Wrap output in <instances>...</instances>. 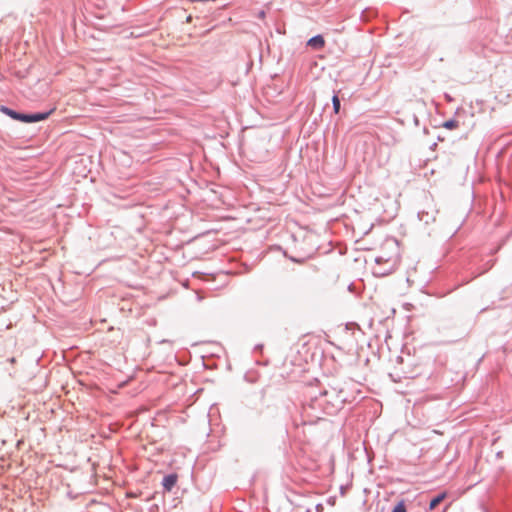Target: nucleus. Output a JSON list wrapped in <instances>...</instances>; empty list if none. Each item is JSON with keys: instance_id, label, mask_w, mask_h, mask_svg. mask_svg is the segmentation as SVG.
Segmentation results:
<instances>
[{"instance_id": "obj_1", "label": "nucleus", "mask_w": 512, "mask_h": 512, "mask_svg": "<svg viewBox=\"0 0 512 512\" xmlns=\"http://www.w3.org/2000/svg\"><path fill=\"white\" fill-rule=\"evenodd\" d=\"M354 386L352 380H333L318 395H310V400L303 404V416L308 422L314 423L323 414H337L344 403L352 401Z\"/></svg>"}, {"instance_id": "obj_2", "label": "nucleus", "mask_w": 512, "mask_h": 512, "mask_svg": "<svg viewBox=\"0 0 512 512\" xmlns=\"http://www.w3.org/2000/svg\"><path fill=\"white\" fill-rule=\"evenodd\" d=\"M89 473L83 472L78 468L70 469V476H66V495L70 498H77L88 492L89 489Z\"/></svg>"}, {"instance_id": "obj_3", "label": "nucleus", "mask_w": 512, "mask_h": 512, "mask_svg": "<svg viewBox=\"0 0 512 512\" xmlns=\"http://www.w3.org/2000/svg\"><path fill=\"white\" fill-rule=\"evenodd\" d=\"M397 264V257H388L385 259V264L378 265L373 268V275L377 277H385L396 270Z\"/></svg>"}, {"instance_id": "obj_4", "label": "nucleus", "mask_w": 512, "mask_h": 512, "mask_svg": "<svg viewBox=\"0 0 512 512\" xmlns=\"http://www.w3.org/2000/svg\"><path fill=\"white\" fill-rule=\"evenodd\" d=\"M49 113H34V114H21L19 113L18 120L25 123H32L44 120L48 117Z\"/></svg>"}, {"instance_id": "obj_5", "label": "nucleus", "mask_w": 512, "mask_h": 512, "mask_svg": "<svg viewBox=\"0 0 512 512\" xmlns=\"http://www.w3.org/2000/svg\"><path fill=\"white\" fill-rule=\"evenodd\" d=\"M178 480V476L175 473L167 474L162 479V486L164 490L171 491L173 487L176 485Z\"/></svg>"}, {"instance_id": "obj_6", "label": "nucleus", "mask_w": 512, "mask_h": 512, "mask_svg": "<svg viewBox=\"0 0 512 512\" xmlns=\"http://www.w3.org/2000/svg\"><path fill=\"white\" fill-rule=\"evenodd\" d=\"M307 46H309V47H311V48H313L315 50L322 49L325 46L324 37L321 34H317V35L311 37L307 41Z\"/></svg>"}, {"instance_id": "obj_7", "label": "nucleus", "mask_w": 512, "mask_h": 512, "mask_svg": "<svg viewBox=\"0 0 512 512\" xmlns=\"http://www.w3.org/2000/svg\"><path fill=\"white\" fill-rule=\"evenodd\" d=\"M445 498H446L445 492L439 493V494L435 495L434 497H432L429 502L428 510L429 511L434 510Z\"/></svg>"}, {"instance_id": "obj_8", "label": "nucleus", "mask_w": 512, "mask_h": 512, "mask_svg": "<svg viewBox=\"0 0 512 512\" xmlns=\"http://www.w3.org/2000/svg\"><path fill=\"white\" fill-rule=\"evenodd\" d=\"M418 218L425 224H429L430 222H433L435 220L434 215H430L428 212L425 211L418 212Z\"/></svg>"}, {"instance_id": "obj_9", "label": "nucleus", "mask_w": 512, "mask_h": 512, "mask_svg": "<svg viewBox=\"0 0 512 512\" xmlns=\"http://www.w3.org/2000/svg\"><path fill=\"white\" fill-rule=\"evenodd\" d=\"M332 107L335 114H338L340 112L341 102L336 93L332 97Z\"/></svg>"}, {"instance_id": "obj_10", "label": "nucleus", "mask_w": 512, "mask_h": 512, "mask_svg": "<svg viewBox=\"0 0 512 512\" xmlns=\"http://www.w3.org/2000/svg\"><path fill=\"white\" fill-rule=\"evenodd\" d=\"M459 125L458 121L455 120L454 118L452 119H449V120H446L444 123H443V127L448 129V130H452V129H455L457 128Z\"/></svg>"}, {"instance_id": "obj_11", "label": "nucleus", "mask_w": 512, "mask_h": 512, "mask_svg": "<svg viewBox=\"0 0 512 512\" xmlns=\"http://www.w3.org/2000/svg\"><path fill=\"white\" fill-rule=\"evenodd\" d=\"M495 264V260H489L487 261L484 266H483V269H481L477 274H476V277L477 276H480L486 272H488Z\"/></svg>"}, {"instance_id": "obj_12", "label": "nucleus", "mask_w": 512, "mask_h": 512, "mask_svg": "<svg viewBox=\"0 0 512 512\" xmlns=\"http://www.w3.org/2000/svg\"><path fill=\"white\" fill-rule=\"evenodd\" d=\"M406 504L403 499L397 502V504L393 507L391 512H406Z\"/></svg>"}, {"instance_id": "obj_13", "label": "nucleus", "mask_w": 512, "mask_h": 512, "mask_svg": "<svg viewBox=\"0 0 512 512\" xmlns=\"http://www.w3.org/2000/svg\"><path fill=\"white\" fill-rule=\"evenodd\" d=\"M4 111L10 116L12 117L13 119L15 120H18V116H19V113L13 111V110H10V109H4Z\"/></svg>"}, {"instance_id": "obj_14", "label": "nucleus", "mask_w": 512, "mask_h": 512, "mask_svg": "<svg viewBox=\"0 0 512 512\" xmlns=\"http://www.w3.org/2000/svg\"><path fill=\"white\" fill-rule=\"evenodd\" d=\"M388 257H384V256H377L375 258V263H376V266L378 265H382V264H385V259H387Z\"/></svg>"}, {"instance_id": "obj_15", "label": "nucleus", "mask_w": 512, "mask_h": 512, "mask_svg": "<svg viewBox=\"0 0 512 512\" xmlns=\"http://www.w3.org/2000/svg\"><path fill=\"white\" fill-rule=\"evenodd\" d=\"M414 123H416V124L418 123V119H417V117H415V119H414Z\"/></svg>"}]
</instances>
